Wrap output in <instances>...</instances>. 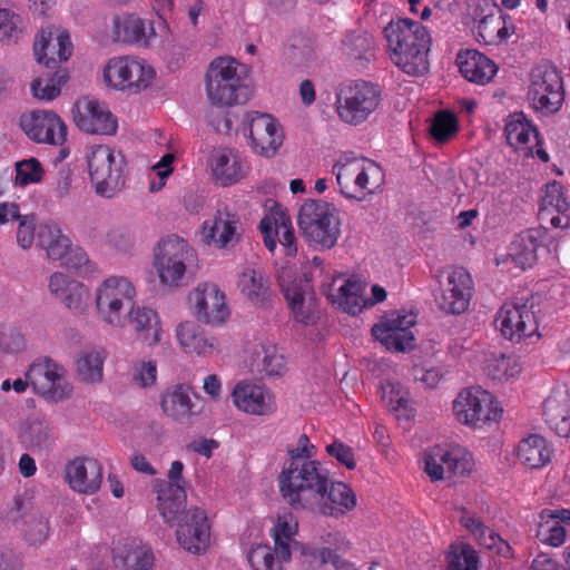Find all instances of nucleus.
<instances>
[{
	"mask_svg": "<svg viewBox=\"0 0 570 570\" xmlns=\"http://www.w3.org/2000/svg\"><path fill=\"white\" fill-rule=\"evenodd\" d=\"M135 297L136 288L128 278L111 276L105 279L95 296L98 316L112 327L130 325L145 345L155 346L163 336L160 317L155 309L136 305Z\"/></svg>",
	"mask_w": 570,
	"mask_h": 570,
	"instance_id": "f257e3e1",
	"label": "nucleus"
},
{
	"mask_svg": "<svg viewBox=\"0 0 570 570\" xmlns=\"http://www.w3.org/2000/svg\"><path fill=\"white\" fill-rule=\"evenodd\" d=\"M391 59L410 76H422L429 70L428 53L431 36L419 21L403 18L384 28Z\"/></svg>",
	"mask_w": 570,
	"mask_h": 570,
	"instance_id": "f03ea898",
	"label": "nucleus"
},
{
	"mask_svg": "<svg viewBox=\"0 0 570 570\" xmlns=\"http://www.w3.org/2000/svg\"><path fill=\"white\" fill-rule=\"evenodd\" d=\"M283 499L295 510L303 509L316 492L324 491L328 470L306 456L287 459L277 478Z\"/></svg>",
	"mask_w": 570,
	"mask_h": 570,
	"instance_id": "7ed1b4c3",
	"label": "nucleus"
},
{
	"mask_svg": "<svg viewBox=\"0 0 570 570\" xmlns=\"http://www.w3.org/2000/svg\"><path fill=\"white\" fill-rule=\"evenodd\" d=\"M297 224L303 237L322 248L334 247L341 235L338 209L323 199H306L299 208Z\"/></svg>",
	"mask_w": 570,
	"mask_h": 570,
	"instance_id": "20e7f679",
	"label": "nucleus"
},
{
	"mask_svg": "<svg viewBox=\"0 0 570 570\" xmlns=\"http://www.w3.org/2000/svg\"><path fill=\"white\" fill-rule=\"evenodd\" d=\"M90 181L97 195L111 198L125 185V156L108 145L91 146L86 155Z\"/></svg>",
	"mask_w": 570,
	"mask_h": 570,
	"instance_id": "39448f33",
	"label": "nucleus"
},
{
	"mask_svg": "<svg viewBox=\"0 0 570 570\" xmlns=\"http://www.w3.org/2000/svg\"><path fill=\"white\" fill-rule=\"evenodd\" d=\"M238 63L233 58L219 57L213 60L206 72V91L212 105L229 107L244 104L247 87L237 73Z\"/></svg>",
	"mask_w": 570,
	"mask_h": 570,
	"instance_id": "423d86ee",
	"label": "nucleus"
},
{
	"mask_svg": "<svg viewBox=\"0 0 570 570\" xmlns=\"http://www.w3.org/2000/svg\"><path fill=\"white\" fill-rule=\"evenodd\" d=\"M195 258V250L189 244L176 235L159 240L155 250L154 266L160 283L168 286H180L187 264Z\"/></svg>",
	"mask_w": 570,
	"mask_h": 570,
	"instance_id": "0eeeda50",
	"label": "nucleus"
},
{
	"mask_svg": "<svg viewBox=\"0 0 570 570\" xmlns=\"http://www.w3.org/2000/svg\"><path fill=\"white\" fill-rule=\"evenodd\" d=\"M7 520L16 524L29 544H41L50 534V512L26 495L14 497Z\"/></svg>",
	"mask_w": 570,
	"mask_h": 570,
	"instance_id": "6e6552de",
	"label": "nucleus"
},
{
	"mask_svg": "<svg viewBox=\"0 0 570 570\" xmlns=\"http://www.w3.org/2000/svg\"><path fill=\"white\" fill-rule=\"evenodd\" d=\"M528 99L534 110L544 116L557 114L564 101L561 75L556 68L538 66L530 75Z\"/></svg>",
	"mask_w": 570,
	"mask_h": 570,
	"instance_id": "1a4fd4ad",
	"label": "nucleus"
},
{
	"mask_svg": "<svg viewBox=\"0 0 570 570\" xmlns=\"http://www.w3.org/2000/svg\"><path fill=\"white\" fill-rule=\"evenodd\" d=\"M453 412L459 422L474 428L498 422L502 415L493 395L479 386L462 390L453 401Z\"/></svg>",
	"mask_w": 570,
	"mask_h": 570,
	"instance_id": "9d476101",
	"label": "nucleus"
},
{
	"mask_svg": "<svg viewBox=\"0 0 570 570\" xmlns=\"http://www.w3.org/2000/svg\"><path fill=\"white\" fill-rule=\"evenodd\" d=\"M66 370L49 357L35 361L26 373L33 392L47 401L60 402L72 393Z\"/></svg>",
	"mask_w": 570,
	"mask_h": 570,
	"instance_id": "9b49d317",
	"label": "nucleus"
},
{
	"mask_svg": "<svg viewBox=\"0 0 570 570\" xmlns=\"http://www.w3.org/2000/svg\"><path fill=\"white\" fill-rule=\"evenodd\" d=\"M155 70L145 60L131 57H117L109 60L104 70L108 86L118 90L138 94L147 89L154 78Z\"/></svg>",
	"mask_w": 570,
	"mask_h": 570,
	"instance_id": "f8f14e48",
	"label": "nucleus"
},
{
	"mask_svg": "<svg viewBox=\"0 0 570 570\" xmlns=\"http://www.w3.org/2000/svg\"><path fill=\"white\" fill-rule=\"evenodd\" d=\"M248 144L256 155L272 158L284 141L281 124L269 114L252 111L246 117Z\"/></svg>",
	"mask_w": 570,
	"mask_h": 570,
	"instance_id": "ddd939ff",
	"label": "nucleus"
},
{
	"mask_svg": "<svg viewBox=\"0 0 570 570\" xmlns=\"http://www.w3.org/2000/svg\"><path fill=\"white\" fill-rule=\"evenodd\" d=\"M473 291V281L469 272L463 267H455L448 274L445 282L440 283L435 303L442 312L460 315L469 308Z\"/></svg>",
	"mask_w": 570,
	"mask_h": 570,
	"instance_id": "4468645a",
	"label": "nucleus"
},
{
	"mask_svg": "<svg viewBox=\"0 0 570 570\" xmlns=\"http://www.w3.org/2000/svg\"><path fill=\"white\" fill-rule=\"evenodd\" d=\"M19 127L35 142L61 146L67 139V126L56 112L32 110L19 118Z\"/></svg>",
	"mask_w": 570,
	"mask_h": 570,
	"instance_id": "2eb2a0df",
	"label": "nucleus"
},
{
	"mask_svg": "<svg viewBox=\"0 0 570 570\" xmlns=\"http://www.w3.org/2000/svg\"><path fill=\"white\" fill-rule=\"evenodd\" d=\"M75 125L83 132L95 135H115L118 128L117 118L108 106L95 97L79 98L72 108Z\"/></svg>",
	"mask_w": 570,
	"mask_h": 570,
	"instance_id": "dca6fc26",
	"label": "nucleus"
},
{
	"mask_svg": "<svg viewBox=\"0 0 570 570\" xmlns=\"http://www.w3.org/2000/svg\"><path fill=\"white\" fill-rule=\"evenodd\" d=\"M415 324L414 315L391 314L372 327L373 336L387 350L396 352L411 351L415 346V337L411 327Z\"/></svg>",
	"mask_w": 570,
	"mask_h": 570,
	"instance_id": "f3484780",
	"label": "nucleus"
},
{
	"mask_svg": "<svg viewBox=\"0 0 570 570\" xmlns=\"http://www.w3.org/2000/svg\"><path fill=\"white\" fill-rule=\"evenodd\" d=\"M232 399L239 411L249 415L268 416L276 411L273 393L264 385L247 380L239 381L234 386Z\"/></svg>",
	"mask_w": 570,
	"mask_h": 570,
	"instance_id": "a211bd4d",
	"label": "nucleus"
},
{
	"mask_svg": "<svg viewBox=\"0 0 570 570\" xmlns=\"http://www.w3.org/2000/svg\"><path fill=\"white\" fill-rule=\"evenodd\" d=\"M259 230L269 252L273 253L276 249L278 242L286 256L294 257L297 254L295 232L289 216L283 210L277 208L265 216L259 223Z\"/></svg>",
	"mask_w": 570,
	"mask_h": 570,
	"instance_id": "6ab92c4d",
	"label": "nucleus"
},
{
	"mask_svg": "<svg viewBox=\"0 0 570 570\" xmlns=\"http://www.w3.org/2000/svg\"><path fill=\"white\" fill-rule=\"evenodd\" d=\"M190 299L194 303L197 320L203 323L218 325L229 316L225 293L214 283L199 284Z\"/></svg>",
	"mask_w": 570,
	"mask_h": 570,
	"instance_id": "aec40b11",
	"label": "nucleus"
},
{
	"mask_svg": "<svg viewBox=\"0 0 570 570\" xmlns=\"http://www.w3.org/2000/svg\"><path fill=\"white\" fill-rule=\"evenodd\" d=\"M424 463V471L433 482L464 475L470 470L469 461L460 450L440 445L433 446L425 453Z\"/></svg>",
	"mask_w": 570,
	"mask_h": 570,
	"instance_id": "412c9836",
	"label": "nucleus"
},
{
	"mask_svg": "<svg viewBox=\"0 0 570 570\" xmlns=\"http://www.w3.org/2000/svg\"><path fill=\"white\" fill-rule=\"evenodd\" d=\"M176 534L177 541L184 550L195 554L205 551L210 539V529L205 511L199 508L187 510L181 521L178 522Z\"/></svg>",
	"mask_w": 570,
	"mask_h": 570,
	"instance_id": "4be33fe9",
	"label": "nucleus"
},
{
	"mask_svg": "<svg viewBox=\"0 0 570 570\" xmlns=\"http://www.w3.org/2000/svg\"><path fill=\"white\" fill-rule=\"evenodd\" d=\"M495 322L505 338L521 341L537 331L534 313L525 304H504L498 313Z\"/></svg>",
	"mask_w": 570,
	"mask_h": 570,
	"instance_id": "5701e85b",
	"label": "nucleus"
},
{
	"mask_svg": "<svg viewBox=\"0 0 570 570\" xmlns=\"http://www.w3.org/2000/svg\"><path fill=\"white\" fill-rule=\"evenodd\" d=\"M35 56L39 63L56 68L67 61L72 53L70 36L66 30H57L53 38L51 29H42L33 46Z\"/></svg>",
	"mask_w": 570,
	"mask_h": 570,
	"instance_id": "b1692460",
	"label": "nucleus"
},
{
	"mask_svg": "<svg viewBox=\"0 0 570 570\" xmlns=\"http://www.w3.org/2000/svg\"><path fill=\"white\" fill-rule=\"evenodd\" d=\"M65 475L72 490L91 494L101 485L102 466L96 459L76 458L66 465Z\"/></svg>",
	"mask_w": 570,
	"mask_h": 570,
	"instance_id": "393cba45",
	"label": "nucleus"
},
{
	"mask_svg": "<svg viewBox=\"0 0 570 570\" xmlns=\"http://www.w3.org/2000/svg\"><path fill=\"white\" fill-rule=\"evenodd\" d=\"M238 217L227 208L219 209L213 219L205 220L202 228L203 240L217 248H227L238 242Z\"/></svg>",
	"mask_w": 570,
	"mask_h": 570,
	"instance_id": "a878e982",
	"label": "nucleus"
},
{
	"mask_svg": "<svg viewBox=\"0 0 570 570\" xmlns=\"http://www.w3.org/2000/svg\"><path fill=\"white\" fill-rule=\"evenodd\" d=\"M321 293L340 311L356 315V278L354 275H336L321 283Z\"/></svg>",
	"mask_w": 570,
	"mask_h": 570,
	"instance_id": "bb28decb",
	"label": "nucleus"
},
{
	"mask_svg": "<svg viewBox=\"0 0 570 570\" xmlns=\"http://www.w3.org/2000/svg\"><path fill=\"white\" fill-rule=\"evenodd\" d=\"M154 489L157 493V508L164 521L168 524L180 522L187 512V495L184 485L156 480Z\"/></svg>",
	"mask_w": 570,
	"mask_h": 570,
	"instance_id": "cd10ccee",
	"label": "nucleus"
},
{
	"mask_svg": "<svg viewBox=\"0 0 570 570\" xmlns=\"http://www.w3.org/2000/svg\"><path fill=\"white\" fill-rule=\"evenodd\" d=\"M569 208L570 204L564 196L562 185L556 180L548 184L540 202V219L549 222L556 228L567 227L570 223L567 215Z\"/></svg>",
	"mask_w": 570,
	"mask_h": 570,
	"instance_id": "c85d7f7f",
	"label": "nucleus"
},
{
	"mask_svg": "<svg viewBox=\"0 0 570 570\" xmlns=\"http://www.w3.org/2000/svg\"><path fill=\"white\" fill-rule=\"evenodd\" d=\"M460 72L470 82L487 85L497 75V65L478 50H465L456 57Z\"/></svg>",
	"mask_w": 570,
	"mask_h": 570,
	"instance_id": "c756f323",
	"label": "nucleus"
},
{
	"mask_svg": "<svg viewBox=\"0 0 570 570\" xmlns=\"http://www.w3.org/2000/svg\"><path fill=\"white\" fill-rule=\"evenodd\" d=\"M114 33L117 41L148 46L156 37L153 22L137 16L117 17L114 21Z\"/></svg>",
	"mask_w": 570,
	"mask_h": 570,
	"instance_id": "7c9ffc66",
	"label": "nucleus"
},
{
	"mask_svg": "<svg viewBox=\"0 0 570 570\" xmlns=\"http://www.w3.org/2000/svg\"><path fill=\"white\" fill-rule=\"evenodd\" d=\"M210 168L215 180L222 186H230L244 177L242 158L230 148L216 150L210 158Z\"/></svg>",
	"mask_w": 570,
	"mask_h": 570,
	"instance_id": "2f4dec72",
	"label": "nucleus"
},
{
	"mask_svg": "<svg viewBox=\"0 0 570 570\" xmlns=\"http://www.w3.org/2000/svg\"><path fill=\"white\" fill-rule=\"evenodd\" d=\"M114 561L120 570H154L155 556L150 547L131 540L117 548Z\"/></svg>",
	"mask_w": 570,
	"mask_h": 570,
	"instance_id": "473e14b6",
	"label": "nucleus"
},
{
	"mask_svg": "<svg viewBox=\"0 0 570 570\" xmlns=\"http://www.w3.org/2000/svg\"><path fill=\"white\" fill-rule=\"evenodd\" d=\"M460 522L478 539L479 543L488 550H493L497 554L504 558L512 556V548L509 543L466 509H462Z\"/></svg>",
	"mask_w": 570,
	"mask_h": 570,
	"instance_id": "72a5a7b5",
	"label": "nucleus"
},
{
	"mask_svg": "<svg viewBox=\"0 0 570 570\" xmlns=\"http://www.w3.org/2000/svg\"><path fill=\"white\" fill-rule=\"evenodd\" d=\"M543 416L549 428L561 438L570 435V395L554 393L543 405Z\"/></svg>",
	"mask_w": 570,
	"mask_h": 570,
	"instance_id": "f704fd0d",
	"label": "nucleus"
},
{
	"mask_svg": "<svg viewBox=\"0 0 570 570\" xmlns=\"http://www.w3.org/2000/svg\"><path fill=\"white\" fill-rule=\"evenodd\" d=\"M279 285L295 320L306 325L312 323L314 315L309 306L306 307L304 302L305 295L311 288L309 281L306 277L286 281L284 276H281Z\"/></svg>",
	"mask_w": 570,
	"mask_h": 570,
	"instance_id": "c9c22d12",
	"label": "nucleus"
},
{
	"mask_svg": "<svg viewBox=\"0 0 570 570\" xmlns=\"http://www.w3.org/2000/svg\"><path fill=\"white\" fill-rule=\"evenodd\" d=\"M297 531L298 521L295 515L288 510L281 511L271 530L275 552L281 559H291L292 547L297 543L295 540Z\"/></svg>",
	"mask_w": 570,
	"mask_h": 570,
	"instance_id": "e433bc0d",
	"label": "nucleus"
},
{
	"mask_svg": "<svg viewBox=\"0 0 570 570\" xmlns=\"http://www.w3.org/2000/svg\"><path fill=\"white\" fill-rule=\"evenodd\" d=\"M324 488V491L316 492L315 498L320 499L325 514L343 513L355 504V494L344 482L332 481L328 476Z\"/></svg>",
	"mask_w": 570,
	"mask_h": 570,
	"instance_id": "4c0bfd02",
	"label": "nucleus"
},
{
	"mask_svg": "<svg viewBox=\"0 0 570 570\" xmlns=\"http://www.w3.org/2000/svg\"><path fill=\"white\" fill-rule=\"evenodd\" d=\"M176 337L181 348L189 354L213 355L216 350L214 337L206 336L194 322H183L176 328Z\"/></svg>",
	"mask_w": 570,
	"mask_h": 570,
	"instance_id": "58836bf2",
	"label": "nucleus"
},
{
	"mask_svg": "<svg viewBox=\"0 0 570 570\" xmlns=\"http://www.w3.org/2000/svg\"><path fill=\"white\" fill-rule=\"evenodd\" d=\"M190 394V387L183 384H177L167 390L161 395L160 401L165 414L180 422L190 419V416L196 414L194 411L195 404L191 402Z\"/></svg>",
	"mask_w": 570,
	"mask_h": 570,
	"instance_id": "ea45409f",
	"label": "nucleus"
},
{
	"mask_svg": "<svg viewBox=\"0 0 570 570\" xmlns=\"http://www.w3.org/2000/svg\"><path fill=\"white\" fill-rule=\"evenodd\" d=\"M37 245L45 249L48 258L63 259L70 249V239L62 234L59 225L52 220H46L38 225Z\"/></svg>",
	"mask_w": 570,
	"mask_h": 570,
	"instance_id": "a19ab883",
	"label": "nucleus"
},
{
	"mask_svg": "<svg viewBox=\"0 0 570 570\" xmlns=\"http://www.w3.org/2000/svg\"><path fill=\"white\" fill-rule=\"evenodd\" d=\"M544 232L530 228L517 235L510 246V255L517 265L525 269L537 262V250L542 244Z\"/></svg>",
	"mask_w": 570,
	"mask_h": 570,
	"instance_id": "79ce46f5",
	"label": "nucleus"
},
{
	"mask_svg": "<svg viewBox=\"0 0 570 570\" xmlns=\"http://www.w3.org/2000/svg\"><path fill=\"white\" fill-rule=\"evenodd\" d=\"M551 450L544 438L533 434L519 443L518 458L530 469H539L551 460Z\"/></svg>",
	"mask_w": 570,
	"mask_h": 570,
	"instance_id": "37998d69",
	"label": "nucleus"
},
{
	"mask_svg": "<svg viewBox=\"0 0 570 570\" xmlns=\"http://www.w3.org/2000/svg\"><path fill=\"white\" fill-rule=\"evenodd\" d=\"M240 292L255 305L263 306L271 297L269 284L261 271L245 269L238 279Z\"/></svg>",
	"mask_w": 570,
	"mask_h": 570,
	"instance_id": "c03bdc74",
	"label": "nucleus"
},
{
	"mask_svg": "<svg viewBox=\"0 0 570 570\" xmlns=\"http://www.w3.org/2000/svg\"><path fill=\"white\" fill-rule=\"evenodd\" d=\"M382 399L390 411L396 414L397 419L410 420L414 416L415 410L412 406L409 390L399 382H386L381 385Z\"/></svg>",
	"mask_w": 570,
	"mask_h": 570,
	"instance_id": "a18cd8bd",
	"label": "nucleus"
},
{
	"mask_svg": "<svg viewBox=\"0 0 570 570\" xmlns=\"http://www.w3.org/2000/svg\"><path fill=\"white\" fill-rule=\"evenodd\" d=\"M341 194L348 198H356V156L353 151L344 153L333 167Z\"/></svg>",
	"mask_w": 570,
	"mask_h": 570,
	"instance_id": "49530a36",
	"label": "nucleus"
},
{
	"mask_svg": "<svg viewBox=\"0 0 570 570\" xmlns=\"http://www.w3.org/2000/svg\"><path fill=\"white\" fill-rule=\"evenodd\" d=\"M504 135L508 144L513 148L527 146L531 135L535 140L539 139V131L522 112H514L509 116Z\"/></svg>",
	"mask_w": 570,
	"mask_h": 570,
	"instance_id": "de8ad7c7",
	"label": "nucleus"
},
{
	"mask_svg": "<svg viewBox=\"0 0 570 570\" xmlns=\"http://www.w3.org/2000/svg\"><path fill=\"white\" fill-rule=\"evenodd\" d=\"M105 354L98 350H87L80 353L76 362L78 377L85 383H98L104 375Z\"/></svg>",
	"mask_w": 570,
	"mask_h": 570,
	"instance_id": "09e8293b",
	"label": "nucleus"
},
{
	"mask_svg": "<svg viewBox=\"0 0 570 570\" xmlns=\"http://www.w3.org/2000/svg\"><path fill=\"white\" fill-rule=\"evenodd\" d=\"M382 87L373 81L358 82V122L371 119L382 105Z\"/></svg>",
	"mask_w": 570,
	"mask_h": 570,
	"instance_id": "8fccbe9b",
	"label": "nucleus"
},
{
	"mask_svg": "<svg viewBox=\"0 0 570 570\" xmlns=\"http://www.w3.org/2000/svg\"><path fill=\"white\" fill-rule=\"evenodd\" d=\"M484 372L494 381H507L520 374L521 365L515 355H492L485 360Z\"/></svg>",
	"mask_w": 570,
	"mask_h": 570,
	"instance_id": "3c124183",
	"label": "nucleus"
},
{
	"mask_svg": "<svg viewBox=\"0 0 570 570\" xmlns=\"http://www.w3.org/2000/svg\"><path fill=\"white\" fill-rule=\"evenodd\" d=\"M247 560L252 570H284L283 563L291 559H281L275 552V547L261 543L248 550Z\"/></svg>",
	"mask_w": 570,
	"mask_h": 570,
	"instance_id": "603ef678",
	"label": "nucleus"
},
{
	"mask_svg": "<svg viewBox=\"0 0 570 570\" xmlns=\"http://www.w3.org/2000/svg\"><path fill=\"white\" fill-rule=\"evenodd\" d=\"M336 109L340 118L354 124L356 120V85L350 80L340 85L336 94Z\"/></svg>",
	"mask_w": 570,
	"mask_h": 570,
	"instance_id": "864d4df0",
	"label": "nucleus"
},
{
	"mask_svg": "<svg viewBox=\"0 0 570 570\" xmlns=\"http://www.w3.org/2000/svg\"><path fill=\"white\" fill-rule=\"evenodd\" d=\"M358 167V188L365 189L368 195L381 190L385 176L380 165L368 158H361Z\"/></svg>",
	"mask_w": 570,
	"mask_h": 570,
	"instance_id": "5fc2aeb1",
	"label": "nucleus"
},
{
	"mask_svg": "<svg viewBox=\"0 0 570 570\" xmlns=\"http://www.w3.org/2000/svg\"><path fill=\"white\" fill-rule=\"evenodd\" d=\"M479 556L470 544L451 546L448 554V570H479Z\"/></svg>",
	"mask_w": 570,
	"mask_h": 570,
	"instance_id": "6e6d98bb",
	"label": "nucleus"
},
{
	"mask_svg": "<svg viewBox=\"0 0 570 570\" xmlns=\"http://www.w3.org/2000/svg\"><path fill=\"white\" fill-rule=\"evenodd\" d=\"M68 75L65 70L57 71L53 76L42 79L37 78L31 82V91L35 98L52 100L61 92V86L66 83Z\"/></svg>",
	"mask_w": 570,
	"mask_h": 570,
	"instance_id": "4d7b16f0",
	"label": "nucleus"
},
{
	"mask_svg": "<svg viewBox=\"0 0 570 570\" xmlns=\"http://www.w3.org/2000/svg\"><path fill=\"white\" fill-rule=\"evenodd\" d=\"M22 33V19L14 11L0 8V45L17 43Z\"/></svg>",
	"mask_w": 570,
	"mask_h": 570,
	"instance_id": "13d9d810",
	"label": "nucleus"
},
{
	"mask_svg": "<svg viewBox=\"0 0 570 570\" xmlns=\"http://www.w3.org/2000/svg\"><path fill=\"white\" fill-rule=\"evenodd\" d=\"M456 131V117L451 111L446 110L438 112L429 128L432 138L439 142L448 141Z\"/></svg>",
	"mask_w": 570,
	"mask_h": 570,
	"instance_id": "bf43d9fd",
	"label": "nucleus"
},
{
	"mask_svg": "<svg viewBox=\"0 0 570 570\" xmlns=\"http://www.w3.org/2000/svg\"><path fill=\"white\" fill-rule=\"evenodd\" d=\"M43 168L37 158H29L16 164V185L27 186L41 181Z\"/></svg>",
	"mask_w": 570,
	"mask_h": 570,
	"instance_id": "052dcab7",
	"label": "nucleus"
},
{
	"mask_svg": "<svg viewBox=\"0 0 570 570\" xmlns=\"http://www.w3.org/2000/svg\"><path fill=\"white\" fill-rule=\"evenodd\" d=\"M535 535L542 543L559 547L564 542L566 530L557 519H541Z\"/></svg>",
	"mask_w": 570,
	"mask_h": 570,
	"instance_id": "680f3d73",
	"label": "nucleus"
},
{
	"mask_svg": "<svg viewBox=\"0 0 570 570\" xmlns=\"http://www.w3.org/2000/svg\"><path fill=\"white\" fill-rule=\"evenodd\" d=\"M63 266H66L68 269H72L76 273L80 275H90L97 272V265L92 263L87 253L79 248H72L70 246V249L63 257V259H59Z\"/></svg>",
	"mask_w": 570,
	"mask_h": 570,
	"instance_id": "e2e57ef3",
	"label": "nucleus"
},
{
	"mask_svg": "<svg viewBox=\"0 0 570 570\" xmlns=\"http://www.w3.org/2000/svg\"><path fill=\"white\" fill-rule=\"evenodd\" d=\"M499 24H502V17L483 16L474 29L476 40L485 45H499Z\"/></svg>",
	"mask_w": 570,
	"mask_h": 570,
	"instance_id": "0e129e2a",
	"label": "nucleus"
},
{
	"mask_svg": "<svg viewBox=\"0 0 570 570\" xmlns=\"http://www.w3.org/2000/svg\"><path fill=\"white\" fill-rule=\"evenodd\" d=\"M37 219L33 214H24L18 222L17 242L23 249H29L37 238Z\"/></svg>",
	"mask_w": 570,
	"mask_h": 570,
	"instance_id": "69168bd1",
	"label": "nucleus"
},
{
	"mask_svg": "<svg viewBox=\"0 0 570 570\" xmlns=\"http://www.w3.org/2000/svg\"><path fill=\"white\" fill-rule=\"evenodd\" d=\"M88 289L80 282L71 283L69 289L58 296V298L69 308L82 311L88 299Z\"/></svg>",
	"mask_w": 570,
	"mask_h": 570,
	"instance_id": "338daca9",
	"label": "nucleus"
},
{
	"mask_svg": "<svg viewBox=\"0 0 570 570\" xmlns=\"http://www.w3.org/2000/svg\"><path fill=\"white\" fill-rule=\"evenodd\" d=\"M326 452L348 470H353L356 466L353 449L340 440H334L331 444H327Z\"/></svg>",
	"mask_w": 570,
	"mask_h": 570,
	"instance_id": "774afa93",
	"label": "nucleus"
}]
</instances>
